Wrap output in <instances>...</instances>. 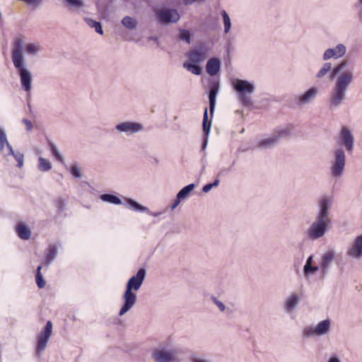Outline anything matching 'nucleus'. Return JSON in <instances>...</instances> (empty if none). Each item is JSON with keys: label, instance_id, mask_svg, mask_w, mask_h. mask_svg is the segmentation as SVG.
I'll use <instances>...</instances> for the list:
<instances>
[{"label": "nucleus", "instance_id": "nucleus-1", "mask_svg": "<svg viewBox=\"0 0 362 362\" xmlns=\"http://www.w3.org/2000/svg\"><path fill=\"white\" fill-rule=\"evenodd\" d=\"M24 49L28 55L35 57L41 52L42 46L37 42L25 44L21 36L15 37L12 43L11 59L20 77L21 88L24 91L30 92L32 89L33 74L26 64Z\"/></svg>", "mask_w": 362, "mask_h": 362}, {"label": "nucleus", "instance_id": "nucleus-2", "mask_svg": "<svg viewBox=\"0 0 362 362\" xmlns=\"http://www.w3.org/2000/svg\"><path fill=\"white\" fill-rule=\"evenodd\" d=\"M334 83L329 95V106L331 109L339 107L346 99L349 87L354 82L355 69L348 61L342 60L334 66L333 72Z\"/></svg>", "mask_w": 362, "mask_h": 362}, {"label": "nucleus", "instance_id": "nucleus-3", "mask_svg": "<svg viewBox=\"0 0 362 362\" xmlns=\"http://www.w3.org/2000/svg\"><path fill=\"white\" fill-rule=\"evenodd\" d=\"M333 198L330 195L320 197L317 202L314 221L306 230L309 239L316 240L322 238L332 226L331 209Z\"/></svg>", "mask_w": 362, "mask_h": 362}, {"label": "nucleus", "instance_id": "nucleus-4", "mask_svg": "<svg viewBox=\"0 0 362 362\" xmlns=\"http://www.w3.org/2000/svg\"><path fill=\"white\" fill-rule=\"evenodd\" d=\"M146 274V272L145 269H139L136 274L132 276L127 281L126 291L123 296L124 303L119 313L120 316L127 313L136 304V295L133 291H138L141 288L145 279Z\"/></svg>", "mask_w": 362, "mask_h": 362}, {"label": "nucleus", "instance_id": "nucleus-5", "mask_svg": "<svg viewBox=\"0 0 362 362\" xmlns=\"http://www.w3.org/2000/svg\"><path fill=\"white\" fill-rule=\"evenodd\" d=\"M232 85L237 92L239 100L245 106L252 105L251 95L255 91V83L247 80L235 78Z\"/></svg>", "mask_w": 362, "mask_h": 362}, {"label": "nucleus", "instance_id": "nucleus-6", "mask_svg": "<svg viewBox=\"0 0 362 362\" xmlns=\"http://www.w3.org/2000/svg\"><path fill=\"white\" fill-rule=\"evenodd\" d=\"M331 320L329 319L320 321L315 325H309L303 329V337L305 338L325 336L330 332Z\"/></svg>", "mask_w": 362, "mask_h": 362}, {"label": "nucleus", "instance_id": "nucleus-7", "mask_svg": "<svg viewBox=\"0 0 362 362\" xmlns=\"http://www.w3.org/2000/svg\"><path fill=\"white\" fill-rule=\"evenodd\" d=\"M331 163V174L334 177H340L344 171L346 165V155L341 148L335 149L333 151Z\"/></svg>", "mask_w": 362, "mask_h": 362}, {"label": "nucleus", "instance_id": "nucleus-8", "mask_svg": "<svg viewBox=\"0 0 362 362\" xmlns=\"http://www.w3.org/2000/svg\"><path fill=\"white\" fill-rule=\"evenodd\" d=\"M115 130L119 134H125L127 136L133 135L144 130V126L139 122L124 121L117 124Z\"/></svg>", "mask_w": 362, "mask_h": 362}, {"label": "nucleus", "instance_id": "nucleus-9", "mask_svg": "<svg viewBox=\"0 0 362 362\" xmlns=\"http://www.w3.org/2000/svg\"><path fill=\"white\" fill-rule=\"evenodd\" d=\"M52 333V323L47 321L44 329L37 337L36 353L38 356L45 349Z\"/></svg>", "mask_w": 362, "mask_h": 362}, {"label": "nucleus", "instance_id": "nucleus-10", "mask_svg": "<svg viewBox=\"0 0 362 362\" xmlns=\"http://www.w3.org/2000/svg\"><path fill=\"white\" fill-rule=\"evenodd\" d=\"M209 51V47L206 45L197 46L187 53L188 62L199 64L204 62L208 57Z\"/></svg>", "mask_w": 362, "mask_h": 362}, {"label": "nucleus", "instance_id": "nucleus-11", "mask_svg": "<svg viewBox=\"0 0 362 362\" xmlns=\"http://www.w3.org/2000/svg\"><path fill=\"white\" fill-rule=\"evenodd\" d=\"M346 255L348 257L356 260L362 258V234L356 237L349 243Z\"/></svg>", "mask_w": 362, "mask_h": 362}, {"label": "nucleus", "instance_id": "nucleus-12", "mask_svg": "<svg viewBox=\"0 0 362 362\" xmlns=\"http://www.w3.org/2000/svg\"><path fill=\"white\" fill-rule=\"evenodd\" d=\"M180 351L173 346L160 349V362H180Z\"/></svg>", "mask_w": 362, "mask_h": 362}, {"label": "nucleus", "instance_id": "nucleus-13", "mask_svg": "<svg viewBox=\"0 0 362 362\" xmlns=\"http://www.w3.org/2000/svg\"><path fill=\"white\" fill-rule=\"evenodd\" d=\"M320 90L316 86H311L303 93L296 96L295 100L298 106L311 104L317 96Z\"/></svg>", "mask_w": 362, "mask_h": 362}, {"label": "nucleus", "instance_id": "nucleus-14", "mask_svg": "<svg viewBox=\"0 0 362 362\" xmlns=\"http://www.w3.org/2000/svg\"><path fill=\"white\" fill-rule=\"evenodd\" d=\"M336 251L334 250H327L321 256L319 261V265L321 272L325 275L327 274L333 262L336 259Z\"/></svg>", "mask_w": 362, "mask_h": 362}, {"label": "nucleus", "instance_id": "nucleus-15", "mask_svg": "<svg viewBox=\"0 0 362 362\" xmlns=\"http://www.w3.org/2000/svg\"><path fill=\"white\" fill-rule=\"evenodd\" d=\"M346 52V47L344 44H338L334 47L327 49L323 54L322 59L328 61L330 59H338L343 57Z\"/></svg>", "mask_w": 362, "mask_h": 362}, {"label": "nucleus", "instance_id": "nucleus-16", "mask_svg": "<svg viewBox=\"0 0 362 362\" xmlns=\"http://www.w3.org/2000/svg\"><path fill=\"white\" fill-rule=\"evenodd\" d=\"M339 143L344 146L349 152H351L354 149V136L351 132L346 127H343L341 129Z\"/></svg>", "mask_w": 362, "mask_h": 362}, {"label": "nucleus", "instance_id": "nucleus-17", "mask_svg": "<svg viewBox=\"0 0 362 362\" xmlns=\"http://www.w3.org/2000/svg\"><path fill=\"white\" fill-rule=\"evenodd\" d=\"M180 19V14L175 9H160V23H176Z\"/></svg>", "mask_w": 362, "mask_h": 362}, {"label": "nucleus", "instance_id": "nucleus-18", "mask_svg": "<svg viewBox=\"0 0 362 362\" xmlns=\"http://www.w3.org/2000/svg\"><path fill=\"white\" fill-rule=\"evenodd\" d=\"M300 296L297 293H292L284 300L283 307L286 313H291L298 306Z\"/></svg>", "mask_w": 362, "mask_h": 362}, {"label": "nucleus", "instance_id": "nucleus-19", "mask_svg": "<svg viewBox=\"0 0 362 362\" xmlns=\"http://www.w3.org/2000/svg\"><path fill=\"white\" fill-rule=\"evenodd\" d=\"M334 70V66H332L331 62H325L320 69L317 71L315 74V78L317 79H322L325 78L326 76L329 74V78H334V76L333 75V72Z\"/></svg>", "mask_w": 362, "mask_h": 362}, {"label": "nucleus", "instance_id": "nucleus-20", "mask_svg": "<svg viewBox=\"0 0 362 362\" xmlns=\"http://www.w3.org/2000/svg\"><path fill=\"white\" fill-rule=\"evenodd\" d=\"M219 90V84L218 83L214 82L211 85V88L209 90V110L211 114L212 115L214 112L215 105H216V98L217 93Z\"/></svg>", "mask_w": 362, "mask_h": 362}, {"label": "nucleus", "instance_id": "nucleus-21", "mask_svg": "<svg viewBox=\"0 0 362 362\" xmlns=\"http://www.w3.org/2000/svg\"><path fill=\"white\" fill-rule=\"evenodd\" d=\"M221 61L218 58L210 59L206 64V69L210 76L216 75L220 71Z\"/></svg>", "mask_w": 362, "mask_h": 362}, {"label": "nucleus", "instance_id": "nucleus-22", "mask_svg": "<svg viewBox=\"0 0 362 362\" xmlns=\"http://www.w3.org/2000/svg\"><path fill=\"white\" fill-rule=\"evenodd\" d=\"M58 255V246L49 245L46 250L45 264L48 267L56 259Z\"/></svg>", "mask_w": 362, "mask_h": 362}, {"label": "nucleus", "instance_id": "nucleus-23", "mask_svg": "<svg viewBox=\"0 0 362 362\" xmlns=\"http://www.w3.org/2000/svg\"><path fill=\"white\" fill-rule=\"evenodd\" d=\"M126 207L138 212L149 213V209L130 198H125Z\"/></svg>", "mask_w": 362, "mask_h": 362}, {"label": "nucleus", "instance_id": "nucleus-24", "mask_svg": "<svg viewBox=\"0 0 362 362\" xmlns=\"http://www.w3.org/2000/svg\"><path fill=\"white\" fill-rule=\"evenodd\" d=\"M202 128H203V132L205 135V138L204 139L203 144H202V149L204 150L207 145V141H208L207 137H208V136L210 133V130H211V122H209V121H208L207 108L205 109V111L204 113Z\"/></svg>", "mask_w": 362, "mask_h": 362}, {"label": "nucleus", "instance_id": "nucleus-25", "mask_svg": "<svg viewBox=\"0 0 362 362\" xmlns=\"http://www.w3.org/2000/svg\"><path fill=\"white\" fill-rule=\"evenodd\" d=\"M277 143V137L272 134L269 136L259 140L258 146L261 148H269L274 146Z\"/></svg>", "mask_w": 362, "mask_h": 362}, {"label": "nucleus", "instance_id": "nucleus-26", "mask_svg": "<svg viewBox=\"0 0 362 362\" xmlns=\"http://www.w3.org/2000/svg\"><path fill=\"white\" fill-rule=\"evenodd\" d=\"M16 232L19 238L27 240L30 239L31 231L24 223H20L16 227Z\"/></svg>", "mask_w": 362, "mask_h": 362}, {"label": "nucleus", "instance_id": "nucleus-27", "mask_svg": "<svg viewBox=\"0 0 362 362\" xmlns=\"http://www.w3.org/2000/svg\"><path fill=\"white\" fill-rule=\"evenodd\" d=\"M293 131V127L291 124H288L284 127H281L274 132V135L277 137L278 141L284 137H286L291 134Z\"/></svg>", "mask_w": 362, "mask_h": 362}, {"label": "nucleus", "instance_id": "nucleus-28", "mask_svg": "<svg viewBox=\"0 0 362 362\" xmlns=\"http://www.w3.org/2000/svg\"><path fill=\"white\" fill-rule=\"evenodd\" d=\"M100 199L105 202H108L115 205L122 204L121 199L112 194H103L100 196Z\"/></svg>", "mask_w": 362, "mask_h": 362}, {"label": "nucleus", "instance_id": "nucleus-29", "mask_svg": "<svg viewBox=\"0 0 362 362\" xmlns=\"http://www.w3.org/2000/svg\"><path fill=\"white\" fill-rule=\"evenodd\" d=\"M183 67L197 76L201 75L202 73V68L199 65V64H194L189 62H186L183 64Z\"/></svg>", "mask_w": 362, "mask_h": 362}, {"label": "nucleus", "instance_id": "nucleus-30", "mask_svg": "<svg viewBox=\"0 0 362 362\" xmlns=\"http://www.w3.org/2000/svg\"><path fill=\"white\" fill-rule=\"evenodd\" d=\"M12 148L13 147L7 138L0 142V153L4 158L9 156V153H12Z\"/></svg>", "mask_w": 362, "mask_h": 362}, {"label": "nucleus", "instance_id": "nucleus-31", "mask_svg": "<svg viewBox=\"0 0 362 362\" xmlns=\"http://www.w3.org/2000/svg\"><path fill=\"white\" fill-rule=\"evenodd\" d=\"M122 24L128 30H135L137 27L138 22L135 18L131 16H125L122 20Z\"/></svg>", "mask_w": 362, "mask_h": 362}, {"label": "nucleus", "instance_id": "nucleus-32", "mask_svg": "<svg viewBox=\"0 0 362 362\" xmlns=\"http://www.w3.org/2000/svg\"><path fill=\"white\" fill-rule=\"evenodd\" d=\"M221 14L223 18L224 33L228 34L230 33L232 26L230 16L225 10L221 11Z\"/></svg>", "mask_w": 362, "mask_h": 362}, {"label": "nucleus", "instance_id": "nucleus-33", "mask_svg": "<svg viewBox=\"0 0 362 362\" xmlns=\"http://www.w3.org/2000/svg\"><path fill=\"white\" fill-rule=\"evenodd\" d=\"M12 156L17 161L16 166L21 168L24 165V155L19 151H15L12 148V153H9V156Z\"/></svg>", "mask_w": 362, "mask_h": 362}, {"label": "nucleus", "instance_id": "nucleus-34", "mask_svg": "<svg viewBox=\"0 0 362 362\" xmlns=\"http://www.w3.org/2000/svg\"><path fill=\"white\" fill-rule=\"evenodd\" d=\"M194 184H189L185 187H184L177 194L179 199H186L190 194V192L194 189Z\"/></svg>", "mask_w": 362, "mask_h": 362}, {"label": "nucleus", "instance_id": "nucleus-35", "mask_svg": "<svg viewBox=\"0 0 362 362\" xmlns=\"http://www.w3.org/2000/svg\"><path fill=\"white\" fill-rule=\"evenodd\" d=\"M38 169L42 172H47L52 169V163L46 158L40 157L38 159Z\"/></svg>", "mask_w": 362, "mask_h": 362}, {"label": "nucleus", "instance_id": "nucleus-36", "mask_svg": "<svg viewBox=\"0 0 362 362\" xmlns=\"http://www.w3.org/2000/svg\"><path fill=\"white\" fill-rule=\"evenodd\" d=\"M85 21L89 27L95 29V30L97 33H99L100 35L103 34V30L102 28V25L100 22L95 21L89 18H86Z\"/></svg>", "mask_w": 362, "mask_h": 362}, {"label": "nucleus", "instance_id": "nucleus-37", "mask_svg": "<svg viewBox=\"0 0 362 362\" xmlns=\"http://www.w3.org/2000/svg\"><path fill=\"white\" fill-rule=\"evenodd\" d=\"M42 266H39L37 269V274H36V283L37 286L40 288H43L45 286V281L43 279V276L41 273Z\"/></svg>", "mask_w": 362, "mask_h": 362}, {"label": "nucleus", "instance_id": "nucleus-38", "mask_svg": "<svg viewBox=\"0 0 362 362\" xmlns=\"http://www.w3.org/2000/svg\"><path fill=\"white\" fill-rule=\"evenodd\" d=\"M68 170L71 174V175L75 178H81L82 173L81 171V168L78 166L76 163L74 164L71 167L68 168Z\"/></svg>", "mask_w": 362, "mask_h": 362}, {"label": "nucleus", "instance_id": "nucleus-39", "mask_svg": "<svg viewBox=\"0 0 362 362\" xmlns=\"http://www.w3.org/2000/svg\"><path fill=\"white\" fill-rule=\"evenodd\" d=\"M68 5L76 8H80L84 6V2L83 0H63Z\"/></svg>", "mask_w": 362, "mask_h": 362}, {"label": "nucleus", "instance_id": "nucleus-40", "mask_svg": "<svg viewBox=\"0 0 362 362\" xmlns=\"http://www.w3.org/2000/svg\"><path fill=\"white\" fill-rule=\"evenodd\" d=\"M51 152L53 155V156L59 162H63L64 158L59 153L57 147L55 145L51 146Z\"/></svg>", "mask_w": 362, "mask_h": 362}, {"label": "nucleus", "instance_id": "nucleus-41", "mask_svg": "<svg viewBox=\"0 0 362 362\" xmlns=\"http://www.w3.org/2000/svg\"><path fill=\"white\" fill-rule=\"evenodd\" d=\"M320 269V266L319 267L313 266V265L304 266L303 267V272L305 276H309L310 274L317 272Z\"/></svg>", "mask_w": 362, "mask_h": 362}, {"label": "nucleus", "instance_id": "nucleus-42", "mask_svg": "<svg viewBox=\"0 0 362 362\" xmlns=\"http://www.w3.org/2000/svg\"><path fill=\"white\" fill-rule=\"evenodd\" d=\"M190 33L188 30H180V37L182 40L186 41L187 43L190 42Z\"/></svg>", "mask_w": 362, "mask_h": 362}, {"label": "nucleus", "instance_id": "nucleus-43", "mask_svg": "<svg viewBox=\"0 0 362 362\" xmlns=\"http://www.w3.org/2000/svg\"><path fill=\"white\" fill-rule=\"evenodd\" d=\"M190 361L191 362H212L209 358H202L197 355H192L190 357Z\"/></svg>", "mask_w": 362, "mask_h": 362}, {"label": "nucleus", "instance_id": "nucleus-44", "mask_svg": "<svg viewBox=\"0 0 362 362\" xmlns=\"http://www.w3.org/2000/svg\"><path fill=\"white\" fill-rule=\"evenodd\" d=\"M212 300H213L214 303L219 309L220 311H221V312L225 311L226 306L221 300H218L216 298H212Z\"/></svg>", "mask_w": 362, "mask_h": 362}, {"label": "nucleus", "instance_id": "nucleus-45", "mask_svg": "<svg viewBox=\"0 0 362 362\" xmlns=\"http://www.w3.org/2000/svg\"><path fill=\"white\" fill-rule=\"evenodd\" d=\"M55 206L59 211H62L65 206L64 201L61 198L57 199L55 201Z\"/></svg>", "mask_w": 362, "mask_h": 362}, {"label": "nucleus", "instance_id": "nucleus-46", "mask_svg": "<svg viewBox=\"0 0 362 362\" xmlns=\"http://www.w3.org/2000/svg\"><path fill=\"white\" fill-rule=\"evenodd\" d=\"M22 122L23 124H25V127H26V129L28 131H31L33 128V123L31 121H30L29 119H26V118H23L22 119Z\"/></svg>", "mask_w": 362, "mask_h": 362}, {"label": "nucleus", "instance_id": "nucleus-47", "mask_svg": "<svg viewBox=\"0 0 362 362\" xmlns=\"http://www.w3.org/2000/svg\"><path fill=\"white\" fill-rule=\"evenodd\" d=\"M181 199H179L178 197L177 196L176 197V199L174 200V202H173V204H171V209L172 210H174L180 203L181 202Z\"/></svg>", "mask_w": 362, "mask_h": 362}, {"label": "nucleus", "instance_id": "nucleus-48", "mask_svg": "<svg viewBox=\"0 0 362 362\" xmlns=\"http://www.w3.org/2000/svg\"><path fill=\"white\" fill-rule=\"evenodd\" d=\"M212 186H211V184L209 183V184H206L205 185L203 188H202V191L204 192V193H208L211 191V189H212Z\"/></svg>", "mask_w": 362, "mask_h": 362}, {"label": "nucleus", "instance_id": "nucleus-49", "mask_svg": "<svg viewBox=\"0 0 362 362\" xmlns=\"http://www.w3.org/2000/svg\"><path fill=\"white\" fill-rule=\"evenodd\" d=\"M7 138L6 132L4 129L0 128V142Z\"/></svg>", "mask_w": 362, "mask_h": 362}, {"label": "nucleus", "instance_id": "nucleus-50", "mask_svg": "<svg viewBox=\"0 0 362 362\" xmlns=\"http://www.w3.org/2000/svg\"><path fill=\"white\" fill-rule=\"evenodd\" d=\"M152 358L155 362H158V349H154L152 354Z\"/></svg>", "mask_w": 362, "mask_h": 362}, {"label": "nucleus", "instance_id": "nucleus-51", "mask_svg": "<svg viewBox=\"0 0 362 362\" xmlns=\"http://www.w3.org/2000/svg\"><path fill=\"white\" fill-rule=\"evenodd\" d=\"M185 5H191L196 1H203L204 0H182Z\"/></svg>", "mask_w": 362, "mask_h": 362}, {"label": "nucleus", "instance_id": "nucleus-52", "mask_svg": "<svg viewBox=\"0 0 362 362\" xmlns=\"http://www.w3.org/2000/svg\"><path fill=\"white\" fill-rule=\"evenodd\" d=\"M355 7L360 11H362V0H357L355 4Z\"/></svg>", "mask_w": 362, "mask_h": 362}, {"label": "nucleus", "instance_id": "nucleus-53", "mask_svg": "<svg viewBox=\"0 0 362 362\" xmlns=\"http://www.w3.org/2000/svg\"><path fill=\"white\" fill-rule=\"evenodd\" d=\"M313 255H310L306 260V262L304 266H310V265H313Z\"/></svg>", "mask_w": 362, "mask_h": 362}, {"label": "nucleus", "instance_id": "nucleus-54", "mask_svg": "<svg viewBox=\"0 0 362 362\" xmlns=\"http://www.w3.org/2000/svg\"><path fill=\"white\" fill-rule=\"evenodd\" d=\"M327 362H341L337 356H332L329 358Z\"/></svg>", "mask_w": 362, "mask_h": 362}, {"label": "nucleus", "instance_id": "nucleus-55", "mask_svg": "<svg viewBox=\"0 0 362 362\" xmlns=\"http://www.w3.org/2000/svg\"><path fill=\"white\" fill-rule=\"evenodd\" d=\"M219 183H220V180L218 179H216L214 180V182L213 183H211V184L212 187L214 188V187H218Z\"/></svg>", "mask_w": 362, "mask_h": 362}, {"label": "nucleus", "instance_id": "nucleus-56", "mask_svg": "<svg viewBox=\"0 0 362 362\" xmlns=\"http://www.w3.org/2000/svg\"><path fill=\"white\" fill-rule=\"evenodd\" d=\"M153 11H154V13H155L156 18L158 19V8H154Z\"/></svg>", "mask_w": 362, "mask_h": 362}]
</instances>
